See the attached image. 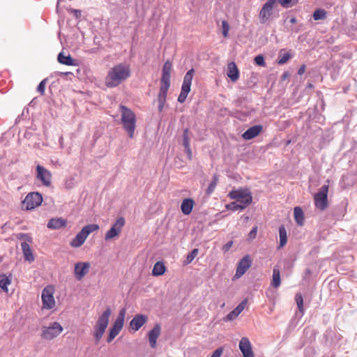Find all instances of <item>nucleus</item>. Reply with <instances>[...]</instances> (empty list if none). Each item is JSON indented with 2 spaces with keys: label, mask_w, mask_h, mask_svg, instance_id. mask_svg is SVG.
<instances>
[{
  "label": "nucleus",
  "mask_w": 357,
  "mask_h": 357,
  "mask_svg": "<svg viewBox=\"0 0 357 357\" xmlns=\"http://www.w3.org/2000/svg\"><path fill=\"white\" fill-rule=\"evenodd\" d=\"M238 313H237L235 310L234 309L231 312H230L227 315V320L231 321L234 319H236L238 316Z\"/></svg>",
  "instance_id": "45"
},
{
  "label": "nucleus",
  "mask_w": 357,
  "mask_h": 357,
  "mask_svg": "<svg viewBox=\"0 0 357 357\" xmlns=\"http://www.w3.org/2000/svg\"><path fill=\"white\" fill-rule=\"evenodd\" d=\"M73 185V179H70L66 183V188H71Z\"/></svg>",
  "instance_id": "50"
},
{
  "label": "nucleus",
  "mask_w": 357,
  "mask_h": 357,
  "mask_svg": "<svg viewBox=\"0 0 357 357\" xmlns=\"http://www.w3.org/2000/svg\"><path fill=\"white\" fill-rule=\"evenodd\" d=\"M58 61L66 66H76V61L69 54L66 55L63 52H61L58 55Z\"/></svg>",
  "instance_id": "26"
},
{
  "label": "nucleus",
  "mask_w": 357,
  "mask_h": 357,
  "mask_svg": "<svg viewBox=\"0 0 357 357\" xmlns=\"http://www.w3.org/2000/svg\"><path fill=\"white\" fill-rule=\"evenodd\" d=\"M290 22L291 23H296V19L295 17H292L291 20H290Z\"/></svg>",
  "instance_id": "51"
},
{
  "label": "nucleus",
  "mask_w": 357,
  "mask_h": 357,
  "mask_svg": "<svg viewBox=\"0 0 357 357\" xmlns=\"http://www.w3.org/2000/svg\"><path fill=\"white\" fill-rule=\"evenodd\" d=\"M257 233V226H255L249 233L250 239H254L256 238Z\"/></svg>",
  "instance_id": "46"
},
{
  "label": "nucleus",
  "mask_w": 357,
  "mask_h": 357,
  "mask_svg": "<svg viewBox=\"0 0 357 357\" xmlns=\"http://www.w3.org/2000/svg\"><path fill=\"white\" fill-rule=\"evenodd\" d=\"M251 266V259L248 255L243 257L238 264L235 278H239L245 274V273Z\"/></svg>",
  "instance_id": "16"
},
{
  "label": "nucleus",
  "mask_w": 357,
  "mask_h": 357,
  "mask_svg": "<svg viewBox=\"0 0 357 357\" xmlns=\"http://www.w3.org/2000/svg\"><path fill=\"white\" fill-rule=\"evenodd\" d=\"M172 69V63L167 61L162 67L160 79V91L158 95V109L162 112L166 102L167 91L170 87V73Z\"/></svg>",
  "instance_id": "2"
},
{
  "label": "nucleus",
  "mask_w": 357,
  "mask_h": 357,
  "mask_svg": "<svg viewBox=\"0 0 357 357\" xmlns=\"http://www.w3.org/2000/svg\"><path fill=\"white\" fill-rule=\"evenodd\" d=\"M195 205V202L191 198L184 199L181 204V209L184 215H189L191 213Z\"/></svg>",
  "instance_id": "23"
},
{
  "label": "nucleus",
  "mask_w": 357,
  "mask_h": 357,
  "mask_svg": "<svg viewBox=\"0 0 357 357\" xmlns=\"http://www.w3.org/2000/svg\"><path fill=\"white\" fill-rule=\"evenodd\" d=\"M36 177L45 186H50L52 183V174L44 167L38 165L36 167Z\"/></svg>",
  "instance_id": "14"
},
{
  "label": "nucleus",
  "mask_w": 357,
  "mask_h": 357,
  "mask_svg": "<svg viewBox=\"0 0 357 357\" xmlns=\"http://www.w3.org/2000/svg\"><path fill=\"white\" fill-rule=\"evenodd\" d=\"M239 349L243 357H255L252 344L248 337H242L239 342Z\"/></svg>",
  "instance_id": "17"
},
{
  "label": "nucleus",
  "mask_w": 357,
  "mask_h": 357,
  "mask_svg": "<svg viewBox=\"0 0 357 357\" xmlns=\"http://www.w3.org/2000/svg\"><path fill=\"white\" fill-rule=\"evenodd\" d=\"M161 327L159 324H155L154 327L149 331L148 334L149 342L151 348L156 347L157 339L160 335Z\"/></svg>",
  "instance_id": "18"
},
{
  "label": "nucleus",
  "mask_w": 357,
  "mask_h": 357,
  "mask_svg": "<svg viewBox=\"0 0 357 357\" xmlns=\"http://www.w3.org/2000/svg\"><path fill=\"white\" fill-rule=\"evenodd\" d=\"M63 331V326L57 321L49 326H43L41 337L46 340H52L57 337Z\"/></svg>",
  "instance_id": "8"
},
{
  "label": "nucleus",
  "mask_w": 357,
  "mask_h": 357,
  "mask_svg": "<svg viewBox=\"0 0 357 357\" xmlns=\"http://www.w3.org/2000/svg\"><path fill=\"white\" fill-rule=\"evenodd\" d=\"M130 68L128 64L119 63L112 67L105 78L107 87H116L130 77Z\"/></svg>",
  "instance_id": "1"
},
{
  "label": "nucleus",
  "mask_w": 357,
  "mask_h": 357,
  "mask_svg": "<svg viewBox=\"0 0 357 357\" xmlns=\"http://www.w3.org/2000/svg\"><path fill=\"white\" fill-rule=\"evenodd\" d=\"M228 197L231 199L236 200L241 205H245L246 207L252 202V194L248 188H241L237 190H233L229 192Z\"/></svg>",
  "instance_id": "6"
},
{
  "label": "nucleus",
  "mask_w": 357,
  "mask_h": 357,
  "mask_svg": "<svg viewBox=\"0 0 357 357\" xmlns=\"http://www.w3.org/2000/svg\"><path fill=\"white\" fill-rule=\"evenodd\" d=\"M280 283L281 280L280 270L275 267L273 271L271 285L275 288H278L280 285Z\"/></svg>",
  "instance_id": "31"
},
{
  "label": "nucleus",
  "mask_w": 357,
  "mask_h": 357,
  "mask_svg": "<svg viewBox=\"0 0 357 357\" xmlns=\"http://www.w3.org/2000/svg\"><path fill=\"white\" fill-rule=\"evenodd\" d=\"M119 333L120 332L119 331H117L114 328L112 327L109 329V336L107 337V342H111Z\"/></svg>",
  "instance_id": "41"
},
{
  "label": "nucleus",
  "mask_w": 357,
  "mask_h": 357,
  "mask_svg": "<svg viewBox=\"0 0 357 357\" xmlns=\"http://www.w3.org/2000/svg\"><path fill=\"white\" fill-rule=\"evenodd\" d=\"M11 283V278L3 275L0 279V287L6 293L8 292V286Z\"/></svg>",
  "instance_id": "32"
},
{
  "label": "nucleus",
  "mask_w": 357,
  "mask_h": 357,
  "mask_svg": "<svg viewBox=\"0 0 357 357\" xmlns=\"http://www.w3.org/2000/svg\"><path fill=\"white\" fill-rule=\"evenodd\" d=\"M280 245L278 248H283L287 242V231L284 225L279 227Z\"/></svg>",
  "instance_id": "29"
},
{
  "label": "nucleus",
  "mask_w": 357,
  "mask_h": 357,
  "mask_svg": "<svg viewBox=\"0 0 357 357\" xmlns=\"http://www.w3.org/2000/svg\"><path fill=\"white\" fill-rule=\"evenodd\" d=\"M45 79L41 81L37 87L38 92H39L41 95H43L45 93Z\"/></svg>",
  "instance_id": "44"
},
{
  "label": "nucleus",
  "mask_w": 357,
  "mask_h": 357,
  "mask_svg": "<svg viewBox=\"0 0 357 357\" xmlns=\"http://www.w3.org/2000/svg\"><path fill=\"white\" fill-rule=\"evenodd\" d=\"M247 303H248V301L247 299H244L243 301H241L238 305L237 307L234 309L235 311L240 314L245 307L246 305H247Z\"/></svg>",
  "instance_id": "43"
},
{
  "label": "nucleus",
  "mask_w": 357,
  "mask_h": 357,
  "mask_svg": "<svg viewBox=\"0 0 357 357\" xmlns=\"http://www.w3.org/2000/svg\"><path fill=\"white\" fill-rule=\"evenodd\" d=\"M126 224L124 218L119 217L116 222L112 225L111 228L105 233V240L109 241L118 237L121 233L122 229Z\"/></svg>",
  "instance_id": "12"
},
{
  "label": "nucleus",
  "mask_w": 357,
  "mask_h": 357,
  "mask_svg": "<svg viewBox=\"0 0 357 357\" xmlns=\"http://www.w3.org/2000/svg\"><path fill=\"white\" fill-rule=\"evenodd\" d=\"M278 0H268L261 8L259 17L261 23H266L272 15V10L274 5Z\"/></svg>",
  "instance_id": "13"
},
{
  "label": "nucleus",
  "mask_w": 357,
  "mask_h": 357,
  "mask_svg": "<svg viewBox=\"0 0 357 357\" xmlns=\"http://www.w3.org/2000/svg\"><path fill=\"white\" fill-rule=\"evenodd\" d=\"M125 316L126 310L123 308L120 311L117 319L115 320L113 324L112 327L119 331V332L121 331L123 326Z\"/></svg>",
  "instance_id": "27"
},
{
  "label": "nucleus",
  "mask_w": 357,
  "mask_h": 357,
  "mask_svg": "<svg viewBox=\"0 0 357 357\" xmlns=\"http://www.w3.org/2000/svg\"><path fill=\"white\" fill-rule=\"evenodd\" d=\"M218 183V176L215 174L213 177V181L210 183L208 188L206 189V193L208 195L211 194L216 188Z\"/></svg>",
  "instance_id": "35"
},
{
  "label": "nucleus",
  "mask_w": 357,
  "mask_h": 357,
  "mask_svg": "<svg viewBox=\"0 0 357 357\" xmlns=\"http://www.w3.org/2000/svg\"><path fill=\"white\" fill-rule=\"evenodd\" d=\"M255 63L256 65L257 66H266V62L264 61V58L262 55H257L255 57Z\"/></svg>",
  "instance_id": "42"
},
{
  "label": "nucleus",
  "mask_w": 357,
  "mask_h": 357,
  "mask_svg": "<svg viewBox=\"0 0 357 357\" xmlns=\"http://www.w3.org/2000/svg\"><path fill=\"white\" fill-rule=\"evenodd\" d=\"M230 29V26L229 23L226 20L222 21V35L225 38H227L229 36V31Z\"/></svg>",
  "instance_id": "40"
},
{
  "label": "nucleus",
  "mask_w": 357,
  "mask_h": 357,
  "mask_svg": "<svg viewBox=\"0 0 357 357\" xmlns=\"http://www.w3.org/2000/svg\"><path fill=\"white\" fill-rule=\"evenodd\" d=\"M112 311L109 307H107L103 313L98 317L93 328V337L96 343L98 344L101 340L105 331L109 324V319L111 315Z\"/></svg>",
  "instance_id": "4"
},
{
  "label": "nucleus",
  "mask_w": 357,
  "mask_h": 357,
  "mask_svg": "<svg viewBox=\"0 0 357 357\" xmlns=\"http://www.w3.org/2000/svg\"><path fill=\"white\" fill-rule=\"evenodd\" d=\"M119 108L123 128L128 132L129 137L132 139L137 123L135 114L130 109L123 105H121Z\"/></svg>",
  "instance_id": "3"
},
{
  "label": "nucleus",
  "mask_w": 357,
  "mask_h": 357,
  "mask_svg": "<svg viewBox=\"0 0 357 357\" xmlns=\"http://www.w3.org/2000/svg\"><path fill=\"white\" fill-rule=\"evenodd\" d=\"M233 244V242L232 241H229L228 242L223 248V250L225 251H227L232 245Z\"/></svg>",
  "instance_id": "49"
},
{
  "label": "nucleus",
  "mask_w": 357,
  "mask_h": 357,
  "mask_svg": "<svg viewBox=\"0 0 357 357\" xmlns=\"http://www.w3.org/2000/svg\"><path fill=\"white\" fill-rule=\"evenodd\" d=\"M197 249L192 250V252L187 255L186 259L184 261V264L187 265L190 264L192 261V260L197 257Z\"/></svg>",
  "instance_id": "38"
},
{
  "label": "nucleus",
  "mask_w": 357,
  "mask_h": 357,
  "mask_svg": "<svg viewBox=\"0 0 357 357\" xmlns=\"http://www.w3.org/2000/svg\"><path fill=\"white\" fill-rule=\"evenodd\" d=\"M54 292L55 289L52 285H48L43 289L41 298L43 302V307L44 309L51 310L55 307L56 303L54 298Z\"/></svg>",
  "instance_id": "9"
},
{
  "label": "nucleus",
  "mask_w": 357,
  "mask_h": 357,
  "mask_svg": "<svg viewBox=\"0 0 357 357\" xmlns=\"http://www.w3.org/2000/svg\"><path fill=\"white\" fill-rule=\"evenodd\" d=\"M326 11L324 9H317L313 13L314 20H324L326 18Z\"/></svg>",
  "instance_id": "34"
},
{
  "label": "nucleus",
  "mask_w": 357,
  "mask_h": 357,
  "mask_svg": "<svg viewBox=\"0 0 357 357\" xmlns=\"http://www.w3.org/2000/svg\"><path fill=\"white\" fill-rule=\"evenodd\" d=\"M287 76H288V74H287V73H284V74H283V78H284V79H285Z\"/></svg>",
  "instance_id": "54"
},
{
  "label": "nucleus",
  "mask_w": 357,
  "mask_h": 357,
  "mask_svg": "<svg viewBox=\"0 0 357 357\" xmlns=\"http://www.w3.org/2000/svg\"><path fill=\"white\" fill-rule=\"evenodd\" d=\"M226 208L228 209V210H231V211H238V210H243L246 208V206L245 205H241V204H238L236 202H231L227 205H226Z\"/></svg>",
  "instance_id": "36"
},
{
  "label": "nucleus",
  "mask_w": 357,
  "mask_h": 357,
  "mask_svg": "<svg viewBox=\"0 0 357 357\" xmlns=\"http://www.w3.org/2000/svg\"><path fill=\"white\" fill-rule=\"evenodd\" d=\"M329 185L325 184L319 189V192L314 195V206L321 211L326 209L328 205V192Z\"/></svg>",
  "instance_id": "7"
},
{
  "label": "nucleus",
  "mask_w": 357,
  "mask_h": 357,
  "mask_svg": "<svg viewBox=\"0 0 357 357\" xmlns=\"http://www.w3.org/2000/svg\"><path fill=\"white\" fill-rule=\"evenodd\" d=\"M294 219L298 225H303L304 222V215L301 208L296 206L294 209Z\"/></svg>",
  "instance_id": "30"
},
{
  "label": "nucleus",
  "mask_w": 357,
  "mask_h": 357,
  "mask_svg": "<svg viewBox=\"0 0 357 357\" xmlns=\"http://www.w3.org/2000/svg\"><path fill=\"white\" fill-rule=\"evenodd\" d=\"M189 130L185 129L183 135V145L185 147V151L187 153L188 158L192 159V151L190 146V137L188 135Z\"/></svg>",
  "instance_id": "24"
},
{
  "label": "nucleus",
  "mask_w": 357,
  "mask_h": 357,
  "mask_svg": "<svg viewBox=\"0 0 357 357\" xmlns=\"http://www.w3.org/2000/svg\"><path fill=\"white\" fill-rule=\"evenodd\" d=\"M99 229V226L96 224H91L84 226L82 230L76 235V236L73 238L70 241V246L73 248H79L81 247L88 236L96 231Z\"/></svg>",
  "instance_id": "5"
},
{
  "label": "nucleus",
  "mask_w": 357,
  "mask_h": 357,
  "mask_svg": "<svg viewBox=\"0 0 357 357\" xmlns=\"http://www.w3.org/2000/svg\"><path fill=\"white\" fill-rule=\"evenodd\" d=\"M90 264L89 262H77L75 264L74 274L77 280H81L89 272Z\"/></svg>",
  "instance_id": "15"
},
{
  "label": "nucleus",
  "mask_w": 357,
  "mask_h": 357,
  "mask_svg": "<svg viewBox=\"0 0 357 357\" xmlns=\"http://www.w3.org/2000/svg\"><path fill=\"white\" fill-rule=\"evenodd\" d=\"M263 130L261 125H256L248 128L243 135L242 137L245 140L252 139L258 136Z\"/></svg>",
  "instance_id": "19"
},
{
  "label": "nucleus",
  "mask_w": 357,
  "mask_h": 357,
  "mask_svg": "<svg viewBox=\"0 0 357 357\" xmlns=\"http://www.w3.org/2000/svg\"><path fill=\"white\" fill-rule=\"evenodd\" d=\"M147 321V317L143 314L136 315L130 321V327L135 331H138Z\"/></svg>",
  "instance_id": "21"
},
{
  "label": "nucleus",
  "mask_w": 357,
  "mask_h": 357,
  "mask_svg": "<svg viewBox=\"0 0 357 357\" xmlns=\"http://www.w3.org/2000/svg\"><path fill=\"white\" fill-rule=\"evenodd\" d=\"M21 248L24 254V257L25 260L31 262L34 261V256L33 255L32 250L29 246V245L26 243L23 242L21 243Z\"/></svg>",
  "instance_id": "25"
},
{
  "label": "nucleus",
  "mask_w": 357,
  "mask_h": 357,
  "mask_svg": "<svg viewBox=\"0 0 357 357\" xmlns=\"http://www.w3.org/2000/svg\"><path fill=\"white\" fill-rule=\"evenodd\" d=\"M67 225V220L62 218H52L47 223V227L52 229H59Z\"/></svg>",
  "instance_id": "22"
},
{
  "label": "nucleus",
  "mask_w": 357,
  "mask_h": 357,
  "mask_svg": "<svg viewBox=\"0 0 357 357\" xmlns=\"http://www.w3.org/2000/svg\"><path fill=\"white\" fill-rule=\"evenodd\" d=\"M284 50H282L279 53L278 63L279 65H283L288 61V60L291 57V55L289 52H283Z\"/></svg>",
  "instance_id": "33"
},
{
  "label": "nucleus",
  "mask_w": 357,
  "mask_h": 357,
  "mask_svg": "<svg viewBox=\"0 0 357 357\" xmlns=\"http://www.w3.org/2000/svg\"><path fill=\"white\" fill-rule=\"evenodd\" d=\"M227 76L230 78V79L235 82L239 78V70L237 68L236 64L231 61L227 64Z\"/></svg>",
  "instance_id": "20"
},
{
  "label": "nucleus",
  "mask_w": 357,
  "mask_h": 357,
  "mask_svg": "<svg viewBox=\"0 0 357 357\" xmlns=\"http://www.w3.org/2000/svg\"><path fill=\"white\" fill-rule=\"evenodd\" d=\"M74 12L75 13L76 16H78V14H77V13L80 14V11H79V10H74Z\"/></svg>",
  "instance_id": "52"
},
{
  "label": "nucleus",
  "mask_w": 357,
  "mask_h": 357,
  "mask_svg": "<svg viewBox=\"0 0 357 357\" xmlns=\"http://www.w3.org/2000/svg\"><path fill=\"white\" fill-rule=\"evenodd\" d=\"M284 8H289L298 3V0H278Z\"/></svg>",
  "instance_id": "39"
},
{
  "label": "nucleus",
  "mask_w": 357,
  "mask_h": 357,
  "mask_svg": "<svg viewBox=\"0 0 357 357\" xmlns=\"http://www.w3.org/2000/svg\"><path fill=\"white\" fill-rule=\"evenodd\" d=\"M194 69L188 70L184 76L183 84L181 86V93L178 97V101L183 103L185 101L186 98L190 91V87L192 84V77L194 76Z\"/></svg>",
  "instance_id": "10"
},
{
  "label": "nucleus",
  "mask_w": 357,
  "mask_h": 357,
  "mask_svg": "<svg viewBox=\"0 0 357 357\" xmlns=\"http://www.w3.org/2000/svg\"><path fill=\"white\" fill-rule=\"evenodd\" d=\"M295 300L298 306L299 311L303 314L304 313V307H303V296L301 294H297L295 296Z\"/></svg>",
  "instance_id": "37"
},
{
  "label": "nucleus",
  "mask_w": 357,
  "mask_h": 357,
  "mask_svg": "<svg viewBox=\"0 0 357 357\" xmlns=\"http://www.w3.org/2000/svg\"><path fill=\"white\" fill-rule=\"evenodd\" d=\"M166 271V267L163 262L158 261L156 262L152 270V275L153 276H160L165 274Z\"/></svg>",
  "instance_id": "28"
},
{
  "label": "nucleus",
  "mask_w": 357,
  "mask_h": 357,
  "mask_svg": "<svg viewBox=\"0 0 357 357\" xmlns=\"http://www.w3.org/2000/svg\"><path fill=\"white\" fill-rule=\"evenodd\" d=\"M305 72V65L303 64L298 70V74L299 75H303Z\"/></svg>",
  "instance_id": "48"
},
{
  "label": "nucleus",
  "mask_w": 357,
  "mask_h": 357,
  "mask_svg": "<svg viewBox=\"0 0 357 357\" xmlns=\"http://www.w3.org/2000/svg\"><path fill=\"white\" fill-rule=\"evenodd\" d=\"M43 202L42 195L39 192L29 193L22 201V207L26 210H32L40 206Z\"/></svg>",
  "instance_id": "11"
},
{
  "label": "nucleus",
  "mask_w": 357,
  "mask_h": 357,
  "mask_svg": "<svg viewBox=\"0 0 357 357\" xmlns=\"http://www.w3.org/2000/svg\"><path fill=\"white\" fill-rule=\"evenodd\" d=\"M74 12L75 13L76 16H78V14H77V13L80 14V11H79V10H74Z\"/></svg>",
  "instance_id": "53"
},
{
  "label": "nucleus",
  "mask_w": 357,
  "mask_h": 357,
  "mask_svg": "<svg viewBox=\"0 0 357 357\" xmlns=\"http://www.w3.org/2000/svg\"><path fill=\"white\" fill-rule=\"evenodd\" d=\"M222 353L223 349L222 347H219L213 352L211 357H220Z\"/></svg>",
  "instance_id": "47"
}]
</instances>
